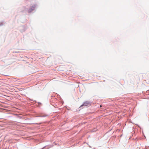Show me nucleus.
<instances>
[{
    "instance_id": "obj_1",
    "label": "nucleus",
    "mask_w": 149,
    "mask_h": 149,
    "mask_svg": "<svg viewBox=\"0 0 149 149\" xmlns=\"http://www.w3.org/2000/svg\"><path fill=\"white\" fill-rule=\"evenodd\" d=\"M35 8V6L31 7L29 10L28 12L30 13L33 10H34Z\"/></svg>"
},
{
    "instance_id": "obj_2",
    "label": "nucleus",
    "mask_w": 149,
    "mask_h": 149,
    "mask_svg": "<svg viewBox=\"0 0 149 149\" xmlns=\"http://www.w3.org/2000/svg\"><path fill=\"white\" fill-rule=\"evenodd\" d=\"M88 103H84L83 104V106H87V105Z\"/></svg>"
}]
</instances>
